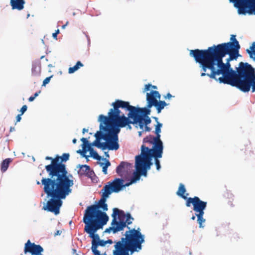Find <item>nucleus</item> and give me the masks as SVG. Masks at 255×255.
Returning a JSON list of instances; mask_svg holds the SVG:
<instances>
[{"instance_id": "31", "label": "nucleus", "mask_w": 255, "mask_h": 255, "mask_svg": "<svg viewBox=\"0 0 255 255\" xmlns=\"http://www.w3.org/2000/svg\"><path fill=\"white\" fill-rule=\"evenodd\" d=\"M246 51L251 58H255V42L253 43L250 49H247Z\"/></svg>"}, {"instance_id": "22", "label": "nucleus", "mask_w": 255, "mask_h": 255, "mask_svg": "<svg viewBox=\"0 0 255 255\" xmlns=\"http://www.w3.org/2000/svg\"><path fill=\"white\" fill-rule=\"evenodd\" d=\"M131 167V164L127 162L122 161L117 167L116 172L120 176L122 177L125 172L128 171Z\"/></svg>"}, {"instance_id": "14", "label": "nucleus", "mask_w": 255, "mask_h": 255, "mask_svg": "<svg viewBox=\"0 0 255 255\" xmlns=\"http://www.w3.org/2000/svg\"><path fill=\"white\" fill-rule=\"evenodd\" d=\"M238 9L239 14L255 15V0H229Z\"/></svg>"}, {"instance_id": "2", "label": "nucleus", "mask_w": 255, "mask_h": 255, "mask_svg": "<svg viewBox=\"0 0 255 255\" xmlns=\"http://www.w3.org/2000/svg\"><path fill=\"white\" fill-rule=\"evenodd\" d=\"M37 184H40L37 181ZM43 185V190L47 197L51 199L46 203L48 211L54 213L55 215L59 213V209L62 205V199H64L72 192L71 187L74 184L72 179L52 181L48 180L41 183Z\"/></svg>"}, {"instance_id": "6", "label": "nucleus", "mask_w": 255, "mask_h": 255, "mask_svg": "<svg viewBox=\"0 0 255 255\" xmlns=\"http://www.w3.org/2000/svg\"><path fill=\"white\" fill-rule=\"evenodd\" d=\"M109 196V194L105 191H103L101 198L98 204L91 205L87 208L83 219L107 223L109 220L108 216L105 212H102L99 209H102L104 211L108 210V205L106 202Z\"/></svg>"}, {"instance_id": "20", "label": "nucleus", "mask_w": 255, "mask_h": 255, "mask_svg": "<svg viewBox=\"0 0 255 255\" xmlns=\"http://www.w3.org/2000/svg\"><path fill=\"white\" fill-rule=\"evenodd\" d=\"M81 140L83 142L82 148L84 151H89L91 156L95 159L100 160L102 159L101 156L92 148V143H89L87 138L82 137Z\"/></svg>"}, {"instance_id": "7", "label": "nucleus", "mask_w": 255, "mask_h": 255, "mask_svg": "<svg viewBox=\"0 0 255 255\" xmlns=\"http://www.w3.org/2000/svg\"><path fill=\"white\" fill-rule=\"evenodd\" d=\"M112 106L114 107V110L116 111L117 115L119 117L125 116L120 110V108L128 111L129 113L127 118L131 120L137 119L140 116H143V118L147 117L151 112L150 108H147V106L146 108H136L130 105L128 102L121 100H116L112 104Z\"/></svg>"}, {"instance_id": "3", "label": "nucleus", "mask_w": 255, "mask_h": 255, "mask_svg": "<svg viewBox=\"0 0 255 255\" xmlns=\"http://www.w3.org/2000/svg\"><path fill=\"white\" fill-rule=\"evenodd\" d=\"M124 235L125 237L119 241L113 242L111 239L105 241L106 244L115 243L113 255H132L142 249V244L145 241L144 236L141 234L139 228L136 230L129 229Z\"/></svg>"}, {"instance_id": "45", "label": "nucleus", "mask_w": 255, "mask_h": 255, "mask_svg": "<svg viewBox=\"0 0 255 255\" xmlns=\"http://www.w3.org/2000/svg\"><path fill=\"white\" fill-rule=\"evenodd\" d=\"M151 128L148 127L147 125V126H145V127H144V131H150L151 130Z\"/></svg>"}, {"instance_id": "25", "label": "nucleus", "mask_w": 255, "mask_h": 255, "mask_svg": "<svg viewBox=\"0 0 255 255\" xmlns=\"http://www.w3.org/2000/svg\"><path fill=\"white\" fill-rule=\"evenodd\" d=\"M106 241L100 240L98 241L96 244L94 243L93 245H92L91 250L94 255H99L100 251L97 250L99 246L104 247L106 245Z\"/></svg>"}, {"instance_id": "49", "label": "nucleus", "mask_w": 255, "mask_h": 255, "mask_svg": "<svg viewBox=\"0 0 255 255\" xmlns=\"http://www.w3.org/2000/svg\"><path fill=\"white\" fill-rule=\"evenodd\" d=\"M68 23V22L67 21L65 24L62 25V28L63 29L65 28V27L67 25Z\"/></svg>"}, {"instance_id": "57", "label": "nucleus", "mask_w": 255, "mask_h": 255, "mask_svg": "<svg viewBox=\"0 0 255 255\" xmlns=\"http://www.w3.org/2000/svg\"><path fill=\"white\" fill-rule=\"evenodd\" d=\"M60 233H59V231H57L56 233L55 234V235H59Z\"/></svg>"}, {"instance_id": "10", "label": "nucleus", "mask_w": 255, "mask_h": 255, "mask_svg": "<svg viewBox=\"0 0 255 255\" xmlns=\"http://www.w3.org/2000/svg\"><path fill=\"white\" fill-rule=\"evenodd\" d=\"M207 203L203 201L200 199L198 197L195 196L193 198L189 197L187 199L186 206L187 207H191L193 206V209L195 212V215L197 217V222L199 224V228H203V223L205 222V219L203 218L204 214V210L207 207Z\"/></svg>"}, {"instance_id": "19", "label": "nucleus", "mask_w": 255, "mask_h": 255, "mask_svg": "<svg viewBox=\"0 0 255 255\" xmlns=\"http://www.w3.org/2000/svg\"><path fill=\"white\" fill-rule=\"evenodd\" d=\"M43 248L39 245L31 243L29 240L24 245V253L25 255L30 253L31 255H42Z\"/></svg>"}, {"instance_id": "17", "label": "nucleus", "mask_w": 255, "mask_h": 255, "mask_svg": "<svg viewBox=\"0 0 255 255\" xmlns=\"http://www.w3.org/2000/svg\"><path fill=\"white\" fill-rule=\"evenodd\" d=\"M120 129H117L115 134H113L109 137V139L106 140L105 142H100L98 140H94L92 145L98 148L105 150L107 148L109 150H117L119 148L118 143V133L120 132Z\"/></svg>"}, {"instance_id": "23", "label": "nucleus", "mask_w": 255, "mask_h": 255, "mask_svg": "<svg viewBox=\"0 0 255 255\" xmlns=\"http://www.w3.org/2000/svg\"><path fill=\"white\" fill-rule=\"evenodd\" d=\"M25 2L24 0H10V4L12 9L21 10L23 9Z\"/></svg>"}, {"instance_id": "39", "label": "nucleus", "mask_w": 255, "mask_h": 255, "mask_svg": "<svg viewBox=\"0 0 255 255\" xmlns=\"http://www.w3.org/2000/svg\"><path fill=\"white\" fill-rule=\"evenodd\" d=\"M59 33V30L57 29L54 33L52 34V36L54 38L57 39V34Z\"/></svg>"}, {"instance_id": "42", "label": "nucleus", "mask_w": 255, "mask_h": 255, "mask_svg": "<svg viewBox=\"0 0 255 255\" xmlns=\"http://www.w3.org/2000/svg\"><path fill=\"white\" fill-rule=\"evenodd\" d=\"M21 115H22L21 114H19L16 116V122H19L20 121V120L21 119Z\"/></svg>"}, {"instance_id": "27", "label": "nucleus", "mask_w": 255, "mask_h": 255, "mask_svg": "<svg viewBox=\"0 0 255 255\" xmlns=\"http://www.w3.org/2000/svg\"><path fill=\"white\" fill-rule=\"evenodd\" d=\"M186 191V189H185V187L184 185L183 184L180 183L179 184V187H178V191L176 192V194L179 197L182 198L184 200H187V199L188 198L187 197V196L189 194L188 193H187L186 195H185V193Z\"/></svg>"}, {"instance_id": "44", "label": "nucleus", "mask_w": 255, "mask_h": 255, "mask_svg": "<svg viewBox=\"0 0 255 255\" xmlns=\"http://www.w3.org/2000/svg\"><path fill=\"white\" fill-rule=\"evenodd\" d=\"M171 97H172V96L170 94L168 93L166 96H164V99H170Z\"/></svg>"}, {"instance_id": "41", "label": "nucleus", "mask_w": 255, "mask_h": 255, "mask_svg": "<svg viewBox=\"0 0 255 255\" xmlns=\"http://www.w3.org/2000/svg\"><path fill=\"white\" fill-rule=\"evenodd\" d=\"M132 183H134L133 182H132V181L130 179V181L129 182H128V183H126V184H124V188L125 187H127V186H129L130 185L132 184Z\"/></svg>"}, {"instance_id": "35", "label": "nucleus", "mask_w": 255, "mask_h": 255, "mask_svg": "<svg viewBox=\"0 0 255 255\" xmlns=\"http://www.w3.org/2000/svg\"><path fill=\"white\" fill-rule=\"evenodd\" d=\"M154 158H155V164L156 165V169L159 170L160 168V161L158 159V158L159 157H153Z\"/></svg>"}, {"instance_id": "48", "label": "nucleus", "mask_w": 255, "mask_h": 255, "mask_svg": "<svg viewBox=\"0 0 255 255\" xmlns=\"http://www.w3.org/2000/svg\"><path fill=\"white\" fill-rule=\"evenodd\" d=\"M88 129H86L84 128L82 130V132H83V133H85L86 132H88Z\"/></svg>"}, {"instance_id": "18", "label": "nucleus", "mask_w": 255, "mask_h": 255, "mask_svg": "<svg viewBox=\"0 0 255 255\" xmlns=\"http://www.w3.org/2000/svg\"><path fill=\"white\" fill-rule=\"evenodd\" d=\"M124 180L122 178H115L112 182H109L104 186L102 191H105L109 195L113 192L118 193L124 188Z\"/></svg>"}, {"instance_id": "50", "label": "nucleus", "mask_w": 255, "mask_h": 255, "mask_svg": "<svg viewBox=\"0 0 255 255\" xmlns=\"http://www.w3.org/2000/svg\"><path fill=\"white\" fill-rule=\"evenodd\" d=\"M14 129H14V128L11 127V128H10V132H12V131H14Z\"/></svg>"}, {"instance_id": "47", "label": "nucleus", "mask_w": 255, "mask_h": 255, "mask_svg": "<svg viewBox=\"0 0 255 255\" xmlns=\"http://www.w3.org/2000/svg\"><path fill=\"white\" fill-rule=\"evenodd\" d=\"M34 99H35L34 97H33V96H31V97H30L29 98V99H28V101H29V102H32Z\"/></svg>"}, {"instance_id": "37", "label": "nucleus", "mask_w": 255, "mask_h": 255, "mask_svg": "<svg viewBox=\"0 0 255 255\" xmlns=\"http://www.w3.org/2000/svg\"><path fill=\"white\" fill-rule=\"evenodd\" d=\"M27 109V107L26 105H23L22 108L20 109V114L23 115L25 112L26 111Z\"/></svg>"}, {"instance_id": "24", "label": "nucleus", "mask_w": 255, "mask_h": 255, "mask_svg": "<svg viewBox=\"0 0 255 255\" xmlns=\"http://www.w3.org/2000/svg\"><path fill=\"white\" fill-rule=\"evenodd\" d=\"M41 72V63L39 60L33 62L32 64L31 73L34 76L39 75Z\"/></svg>"}, {"instance_id": "33", "label": "nucleus", "mask_w": 255, "mask_h": 255, "mask_svg": "<svg viewBox=\"0 0 255 255\" xmlns=\"http://www.w3.org/2000/svg\"><path fill=\"white\" fill-rule=\"evenodd\" d=\"M132 220H133V218L131 217L130 214L129 213H127L125 220V222H126V226L127 225H128L131 224L132 223Z\"/></svg>"}, {"instance_id": "52", "label": "nucleus", "mask_w": 255, "mask_h": 255, "mask_svg": "<svg viewBox=\"0 0 255 255\" xmlns=\"http://www.w3.org/2000/svg\"><path fill=\"white\" fill-rule=\"evenodd\" d=\"M151 87L154 89H157V87L156 86H152L151 85Z\"/></svg>"}, {"instance_id": "30", "label": "nucleus", "mask_w": 255, "mask_h": 255, "mask_svg": "<svg viewBox=\"0 0 255 255\" xmlns=\"http://www.w3.org/2000/svg\"><path fill=\"white\" fill-rule=\"evenodd\" d=\"M84 65L80 61H78L76 64L73 67H69L68 69V73L72 74L77 71L80 67H83Z\"/></svg>"}, {"instance_id": "38", "label": "nucleus", "mask_w": 255, "mask_h": 255, "mask_svg": "<svg viewBox=\"0 0 255 255\" xmlns=\"http://www.w3.org/2000/svg\"><path fill=\"white\" fill-rule=\"evenodd\" d=\"M151 85L150 84H146L144 86L143 92L149 91L151 88Z\"/></svg>"}, {"instance_id": "51", "label": "nucleus", "mask_w": 255, "mask_h": 255, "mask_svg": "<svg viewBox=\"0 0 255 255\" xmlns=\"http://www.w3.org/2000/svg\"><path fill=\"white\" fill-rule=\"evenodd\" d=\"M72 142L74 144L76 143V142H77V139L76 138L73 139V140H72Z\"/></svg>"}, {"instance_id": "29", "label": "nucleus", "mask_w": 255, "mask_h": 255, "mask_svg": "<svg viewBox=\"0 0 255 255\" xmlns=\"http://www.w3.org/2000/svg\"><path fill=\"white\" fill-rule=\"evenodd\" d=\"M102 160L105 161V163L99 162V164L100 166L102 167V171L104 174L106 175L108 174L107 168L111 165V163L109 160H107L106 158H103Z\"/></svg>"}, {"instance_id": "21", "label": "nucleus", "mask_w": 255, "mask_h": 255, "mask_svg": "<svg viewBox=\"0 0 255 255\" xmlns=\"http://www.w3.org/2000/svg\"><path fill=\"white\" fill-rule=\"evenodd\" d=\"M79 168L78 173L79 176H85L89 178H92L94 174V171L91 169L90 167L87 165H78L77 167Z\"/></svg>"}, {"instance_id": "5", "label": "nucleus", "mask_w": 255, "mask_h": 255, "mask_svg": "<svg viewBox=\"0 0 255 255\" xmlns=\"http://www.w3.org/2000/svg\"><path fill=\"white\" fill-rule=\"evenodd\" d=\"M45 159L51 160V163L45 166V168L48 176L47 177H42L41 183L48 180L56 181L70 179L68 175L65 164L58 163V155L54 158L46 156Z\"/></svg>"}, {"instance_id": "1", "label": "nucleus", "mask_w": 255, "mask_h": 255, "mask_svg": "<svg viewBox=\"0 0 255 255\" xmlns=\"http://www.w3.org/2000/svg\"><path fill=\"white\" fill-rule=\"evenodd\" d=\"M190 55L200 64L201 77L207 76L217 80L216 76L222 75L218 79L220 83L236 87L244 92H255V69L248 63L241 62L235 71L231 67V60L223 62V57L209 50L196 49L190 50Z\"/></svg>"}, {"instance_id": "34", "label": "nucleus", "mask_w": 255, "mask_h": 255, "mask_svg": "<svg viewBox=\"0 0 255 255\" xmlns=\"http://www.w3.org/2000/svg\"><path fill=\"white\" fill-rule=\"evenodd\" d=\"M235 35H232L231 36V40L232 41V42H228V43H234V46L233 47H236V43L237 42L239 43V42L238 41V40L236 39V37H235Z\"/></svg>"}, {"instance_id": "13", "label": "nucleus", "mask_w": 255, "mask_h": 255, "mask_svg": "<svg viewBox=\"0 0 255 255\" xmlns=\"http://www.w3.org/2000/svg\"><path fill=\"white\" fill-rule=\"evenodd\" d=\"M152 164L150 160L143 158L141 155H137L135 157L136 172L133 174L131 178L132 182L135 183L140 179L141 175L146 176L147 169L150 168Z\"/></svg>"}, {"instance_id": "54", "label": "nucleus", "mask_w": 255, "mask_h": 255, "mask_svg": "<svg viewBox=\"0 0 255 255\" xmlns=\"http://www.w3.org/2000/svg\"><path fill=\"white\" fill-rule=\"evenodd\" d=\"M105 155H106L107 157H109V154H108V152H105Z\"/></svg>"}, {"instance_id": "46", "label": "nucleus", "mask_w": 255, "mask_h": 255, "mask_svg": "<svg viewBox=\"0 0 255 255\" xmlns=\"http://www.w3.org/2000/svg\"><path fill=\"white\" fill-rule=\"evenodd\" d=\"M41 93V91L39 90V91L36 92L34 94V96L33 97H34V98H35L36 97H37L38 96V95Z\"/></svg>"}, {"instance_id": "40", "label": "nucleus", "mask_w": 255, "mask_h": 255, "mask_svg": "<svg viewBox=\"0 0 255 255\" xmlns=\"http://www.w3.org/2000/svg\"><path fill=\"white\" fill-rule=\"evenodd\" d=\"M87 151H84V150L83 149V150H81L80 149L78 150L77 151V152L78 153H80L81 155H82L83 156H85L86 157V158H87L88 156H86L85 154H84V153L86 152Z\"/></svg>"}, {"instance_id": "4", "label": "nucleus", "mask_w": 255, "mask_h": 255, "mask_svg": "<svg viewBox=\"0 0 255 255\" xmlns=\"http://www.w3.org/2000/svg\"><path fill=\"white\" fill-rule=\"evenodd\" d=\"M121 118L117 115L114 108L111 109L108 114V117L100 115L98 121L100 122V131H98L95 134L96 139L100 141L101 139L105 140L109 139V137L113 134H115L117 129L123 128L120 126L118 120Z\"/></svg>"}, {"instance_id": "28", "label": "nucleus", "mask_w": 255, "mask_h": 255, "mask_svg": "<svg viewBox=\"0 0 255 255\" xmlns=\"http://www.w3.org/2000/svg\"><path fill=\"white\" fill-rule=\"evenodd\" d=\"M12 159L10 158H6L3 160L0 166V170L2 172H4L6 171Z\"/></svg>"}, {"instance_id": "55", "label": "nucleus", "mask_w": 255, "mask_h": 255, "mask_svg": "<svg viewBox=\"0 0 255 255\" xmlns=\"http://www.w3.org/2000/svg\"><path fill=\"white\" fill-rule=\"evenodd\" d=\"M142 131H138V135H139V136H141V134H142Z\"/></svg>"}, {"instance_id": "8", "label": "nucleus", "mask_w": 255, "mask_h": 255, "mask_svg": "<svg viewBox=\"0 0 255 255\" xmlns=\"http://www.w3.org/2000/svg\"><path fill=\"white\" fill-rule=\"evenodd\" d=\"M236 47H233L234 43H223L214 45L211 47L208 48V49L212 51V52L219 54L224 57L226 55H229L228 58L229 60H233L236 59L239 56V50L240 46L239 43L237 42Z\"/></svg>"}, {"instance_id": "43", "label": "nucleus", "mask_w": 255, "mask_h": 255, "mask_svg": "<svg viewBox=\"0 0 255 255\" xmlns=\"http://www.w3.org/2000/svg\"><path fill=\"white\" fill-rule=\"evenodd\" d=\"M71 254H72V255H79L77 253V251L76 249H72V252H71Z\"/></svg>"}, {"instance_id": "15", "label": "nucleus", "mask_w": 255, "mask_h": 255, "mask_svg": "<svg viewBox=\"0 0 255 255\" xmlns=\"http://www.w3.org/2000/svg\"><path fill=\"white\" fill-rule=\"evenodd\" d=\"M161 95L157 91H151L146 93L147 108L155 107L157 113L159 114L168 104L164 101H160Z\"/></svg>"}, {"instance_id": "12", "label": "nucleus", "mask_w": 255, "mask_h": 255, "mask_svg": "<svg viewBox=\"0 0 255 255\" xmlns=\"http://www.w3.org/2000/svg\"><path fill=\"white\" fill-rule=\"evenodd\" d=\"M85 224L84 232L89 234L90 238L92 239V245L94 243L96 244L98 241L100 240L99 235L96 234L98 230L103 229V226L107 224L106 222L83 219Z\"/></svg>"}, {"instance_id": "11", "label": "nucleus", "mask_w": 255, "mask_h": 255, "mask_svg": "<svg viewBox=\"0 0 255 255\" xmlns=\"http://www.w3.org/2000/svg\"><path fill=\"white\" fill-rule=\"evenodd\" d=\"M126 216L127 214H125L123 210L116 208H114L112 215L113 217L112 227L106 229L105 232L110 233L111 231H113L114 233H116L123 230L126 227V222H125Z\"/></svg>"}, {"instance_id": "53", "label": "nucleus", "mask_w": 255, "mask_h": 255, "mask_svg": "<svg viewBox=\"0 0 255 255\" xmlns=\"http://www.w3.org/2000/svg\"><path fill=\"white\" fill-rule=\"evenodd\" d=\"M153 119H154V120H155V121L157 123L158 122V118L157 117H153Z\"/></svg>"}, {"instance_id": "32", "label": "nucleus", "mask_w": 255, "mask_h": 255, "mask_svg": "<svg viewBox=\"0 0 255 255\" xmlns=\"http://www.w3.org/2000/svg\"><path fill=\"white\" fill-rule=\"evenodd\" d=\"M69 156L70 155L69 153H63L61 156L58 155V157H59L58 163L63 164V162H65L69 160Z\"/></svg>"}, {"instance_id": "26", "label": "nucleus", "mask_w": 255, "mask_h": 255, "mask_svg": "<svg viewBox=\"0 0 255 255\" xmlns=\"http://www.w3.org/2000/svg\"><path fill=\"white\" fill-rule=\"evenodd\" d=\"M162 126V124L159 122H157V124L155 126V133L156 136H155L154 138L156 141L158 142V143L156 144L158 147L160 146L161 143L160 133L161 132V128Z\"/></svg>"}, {"instance_id": "16", "label": "nucleus", "mask_w": 255, "mask_h": 255, "mask_svg": "<svg viewBox=\"0 0 255 255\" xmlns=\"http://www.w3.org/2000/svg\"><path fill=\"white\" fill-rule=\"evenodd\" d=\"M118 120L120 126L122 127L125 128L128 127V128L131 129V127L130 124L134 125L138 124L140 129H143L144 126H147L149 124L151 121L150 118L147 116L143 117V116H140L137 119L131 120L128 118H127L125 116H122L120 117Z\"/></svg>"}, {"instance_id": "9", "label": "nucleus", "mask_w": 255, "mask_h": 255, "mask_svg": "<svg viewBox=\"0 0 255 255\" xmlns=\"http://www.w3.org/2000/svg\"><path fill=\"white\" fill-rule=\"evenodd\" d=\"M155 136L152 135L147 136L143 139V142H148L153 144L152 149H149L144 145H142L141 147V155L143 158L151 160L152 157H162L163 153V143L161 140L160 146H157V141L155 139Z\"/></svg>"}, {"instance_id": "56", "label": "nucleus", "mask_w": 255, "mask_h": 255, "mask_svg": "<svg viewBox=\"0 0 255 255\" xmlns=\"http://www.w3.org/2000/svg\"><path fill=\"white\" fill-rule=\"evenodd\" d=\"M191 219L192 220H194L195 219V216H193L192 217H191Z\"/></svg>"}, {"instance_id": "36", "label": "nucleus", "mask_w": 255, "mask_h": 255, "mask_svg": "<svg viewBox=\"0 0 255 255\" xmlns=\"http://www.w3.org/2000/svg\"><path fill=\"white\" fill-rule=\"evenodd\" d=\"M51 77L52 76H50L46 78L43 81L42 86H45L46 84H47L50 82Z\"/></svg>"}]
</instances>
